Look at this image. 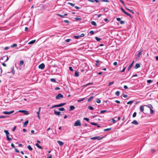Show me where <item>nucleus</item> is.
Here are the masks:
<instances>
[{
	"label": "nucleus",
	"instance_id": "1",
	"mask_svg": "<svg viewBox=\"0 0 158 158\" xmlns=\"http://www.w3.org/2000/svg\"><path fill=\"white\" fill-rule=\"evenodd\" d=\"M74 126L77 127L79 126H81V124L80 120H77L74 124Z\"/></svg>",
	"mask_w": 158,
	"mask_h": 158
},
{
	"label": "nucleus",
	"instance_id": "2",
	"mask_svg": "<svg viewBox=\"0 0 158 158\" xmlns=\"http://www.w3.org/2000/svg\"><path fill=\"white\" fill-rule=\"evenodd\" d=\"M104 137H100L99 136H95L93 137H92L91 138V139L93 140L97 139L99 140L102 139Z\"/></svg>",
	"mask_w": 158,
	"mask_h": 158
},
{
	"label": "nucleus",
	"instance_id": "3",
	"mask_svg": "<svg viewBox=\"0 0 158 158\" xmlns=\"http://www.w3.org/2000/svg\"><path fill=\"white\" fill-rule=\"evenodd\" d=\"M63 96L61 94H59L56 97V99L57 100L61 98H63Z\"/></svg>",
	"mask_w": 158,
	"mask_h": 158
},
{
	"label": "nucleus",
	"instance_id": "4",
	"mask_svg": "<svg viewBox=\"0 0 158 158\" xmlns=\"http://www.w3.org/2000/svg\"><path fill=\"white\" fill-rule=\"evenodd\" d=\"M121 9L122 11L126 15L130 16L131 18H132L131 15L129 13L126 12L122 7L121 8Z\"/></svg>",
	"mask_w": 158,
	"mask_h": 158
},
{
	"label": "nucleus",
	"instance_id": "5",
	"mask_svg": "<svg viewBox=\"0 0 158 158\" xmlns=\"http://www.w3.org/2000/svg\"><path fill=\"white\" fill-rule=\"evenodd\" d=\"M19 112H22L23 114L25 115H28L29 114V113L28 111L25 110H19Z\"/></svg>",
	"mask_w": 158,
	"mask_h": 158
},
{
	"label": "nucleus",
	"instance_id": "6",
	"mask_svg": "<svg viewBox=\"0 0 158 158\" xmlns=\"http://www.w3.org/2000/svg\"><path fill=\"white\" fill-rule=\"evenodd\" d=\"M14 112V110H12L10 111H3L2 112V113L5 114H10Z\"/></svg>",
	"mask_w": 158,
	"mask_h": 158
},
{
	"label": "nucleus",
	"instance_id": "7",
	"mask_svg": "<svg viewBox=\"0 0 158 158\" xmlns=\"http://www.w3.org/2000/svg\"><path fill=\"white\" fill-rule=\"evenodd\" d=\"M45 67V65L44 64L42 63L39 66V68L40 69H43Z\"/></svg>",
	"mask_w": 158,
	"mask_h": 158
},
{
	"label": "nucleus",
	"instance_id": "8",
	"mask_svg": "<svg viewBox=\"0 0 158 158\" xmlns=\"http://www.w3.org/2000/svg\"><path fill=\"white\" fill-rule=\"evenodd\" d=\"M134 61L133 60L132 62L131 63V64H130V65L128 67V71H129L131 68L132 66H133L134 63Z\"/></svg>",
	"mask_w": 158,
	"mask_h": 158
},
{
	"label": "nucleus",
	"instance_id": "9",
	"mask_svg": "<svg viewBox=\"0 0 158 158\" xmlns=\"http://www.w3.org/2000/svg\"><path fill=\"white\" fill-rule=\"evenodd\" d=\"M68 15L67 14H65L63 15H61L60 14H57V15L59 17H60L61 18H64L65 17V16H67Z\"/></svg>",
	"mask_w": 158,
	"mask_h": 158
},
{
	"label": "nucleus",
	"instance_id": "10",
	"mask_svg": "<svg viewBox=\"0 0 158 158\" xmlns=\"http://www.w3.org/2000/svg\"><path fill=\"white\" fill-rule=\"evenodd\" d=\"M61 112L60 111L57 112L56 110H54V113L56 115H60L61 114Z\"/></svg>",
	"mask_w": 158,
	"mask_h": 158
},
{
	"label": "nucleus",
	"instance_id": "11",
	"mask_svg": "<svg viewBox=\"0 0 158 158\" xmlns=\"http://www.w3.org/2000/svg\"><path fill=\"white\" fill-rule=\"evenodd\" d=\"M57 143L60 146H62L64 144V143L62 142L60 140L57 141Z\"/></svg>",
	"mask_w": 158,
	"mask_h": 158
},
{
	"label": "nucleus",
	"instance_id": "12",
	"mask_svg": "<svg viewBox=\"0 0 158 158\" xmlns=\"http://www.w3.org/2000/svg\"><path fill=\"white\" fill-rule=\"evenodd\" d=\"M143 50H142L140 51L136 55V57H139L140 56L142 52H143Z\"/></svg>",
	"mask_w": 158,
	"mask_h": 158
},
{
	"label": "nucleus",
	"instance_id": "13",
	"mask_svg": "<svg viewBox=\"0 0 158 158\" xmlns=\"http://www.w3.org/2000/svg\"><path fill=\"white\" fill-rule=\"evenodd\" d=\"M75 109V107L73 106H70L69 107V111H71L74 110Z\"/></svg>",
	"mask_w": 158,
	"mask_h": 158
},
{
	"label": "nucleus",
	"instance_id": "14",
	"mask_svg": "<svg viewBox=\"0 0 158 158\" xmlns=\"http://www.w3.org/2000/svg\"><path fill=\"white\" fill-rule=\"evenodd\" d=\"M65 104H66L65 103H60V104L57 105V107H61V106H64V105Z\"/></svg>",
	"mask_w": 158,
	"mask_h": 158
},
{
	"label": "nucleus",
	"instance_id": "15",
	"mask_svg": "<svg viewBox=\"0 0 158 158\" xmlns=\"http://www.w3.org/2000/svg\"><path fill=\"white\" fill-rule=\"evenodd\" d=\"M140 66V65L139 64H136L135 66H134V68L135 69H137L139 68Z\"/></svg>",
	"mask_w": 158,
	"mask_h": 158
},
{
	"label": "nucleus",
	"instance_id": "16",
	"mask_svg": "<svg viewBox=\"0 0 158 158\" xmlns=\"http://www.w3.org/2000/svg\"><path fill=\"white\" fill-rule=\"evenodd\" d=\"M131 123L136 125L138 124V123L136 120H134L131 122Z\"/></svg>",
	"mask_w": 158,
	"mask_h": 158
},
{
	"label": "nucleus",
	"instance_id": "17",
	"mask_svg": "<svg viewBox=\"0 0 158 158\" xmlns=\"http://www.w3.org/2000/svg\"><path fill=\"white\" fill-rule=\"evenodd\" d=\"M140 110L141 111L143 112L144 111V107L143 106H141L140 107Z\"/></svg>",
	"mask_w": 158,
	"mask_h": 158
},
{
	"label": "nucleus",
	"instance_id": "18",
	"mask_svg": "<svg viewBox=\"0 0 158 158\" xmlns=\"http://www.w3.org/2000/svg\"><path fill=\"white\" fill-rule=\"evenodd\" d=\"M35 145L37 147L39 148L40 149H42V147L41 146L39 145L38 143H35Z\"/></svg>",
	"mask_w": 158,
	"mask_h": 158
},
{
	"label": "nucleus",
	"instance_id": "19",
	"mask_svg": "<svg viewBox=\"0 0 158 158\" xmlns=\"http://www.w3.org/2000/svg\"><path fill=\"white\" fill-rule=\"evenodd\" d=\"M146 106L149 108H150V109H152L153 108L152 105L151 104H148Z\"/></svg>",
	"mask_w": 158,
	"mask_h": 158
},
{
	"label": "nucleus",
	"instance_id": "20",
	"mask_svg": "<svg viewBox=\"0 0 158 158\" xmlns=\"http://www.w3.org/2000/svg\"><path fill=\"white\" fill-rule=\"evenodd\" d=\"M28 123V121L27 120L24 123L23 125V127H25Z\"/></svg>",
	"mask_w": 158,
	"mask_h": 158
},
{
	"label": "nucleus",
	"instance_id": "21",
	"mask_svg": "<svg viewBox=\"0 0 158 158\" xmlns=\"http://www.w3.org/2000/svg\"><path fill=\"white\" fill-rule=\"evenodd\" d=\"M79 73L77 71H75V76L77 77H78L79 76Z\"/></svg>",
	"mask_w": 158,
	"mask_h": 158
},
{
	"label": "nucleus",
	"instance_id": "22",
	"mask_svg": "<svg viewBox=\"0 0 158 158\" xmlns=\"http://www.w3.org/2000/svg\"><path fill=\"white\" fill-rule=\"evenodd\" d=\"M125 8L127 10H128L129 12H130L133 13V14H134V12L132 10H131L130 9H129V8H127V7H125Z\"/></svg>",
	"mask_w": 158,
	"mask_h": 158
},
{
	"label": "nucleus",
	"instance_id": "23",
	"mask_svg": "<svg viewBox=\"0 0 158 158\" xmlns=\"http://www.w3.org/2000/svg\"><path fill=\"white\" fill-rule=\"evenodd\" d=\"M4 132L6 134V136H8V135H9L10 133L7 130H4Z\"/></svg>",
	"mask_w": 158,
	"mask_h": 158
},
{
	"label": "nucleus",
	"instance_id": "24",
	"mask_svg": "<svg viewBox=\"0 0 158 158\" xmlns=\"http://www.w3.org/2000/svg\"><path fill=\"white\" fill-rule=\"evenodd\" d=\"M91 23L92 25H94V26H96L97 25L96 22L94 21H92L91 22Z\"/></svg>",
	"mask_w": 158,
	"mask_h": 158
},
{
	"label": "nucleus",
	"instance_id": "25",
	"mask_svg": "<svg viewBox=\"0 0 158 158\" xmlns=\"http://www.w3.org/2000/svg\"><path fill=\"white\" fill-rule=\"evenodd\" d=\"M27 148H28V149L29 150L31 151L32 150V148H31V146L30 145H28L27 146Z\"/></svg>",
	"mask_w": 158,
	"mask_h": 158
},
{
	"label": "nucleus",
	"instance_id": "26",
	"mask_svg": "<svg viewBox=\"0 0 158 158\" xmlns=\"http://www.w3.org/2000/svg\"><path fill=\"white\" fill-rule=\"evenodd\" d=\"M95 38L98 41H99L100 40H101V39L99 38L97 36L95 37Z\"/></svg>",
	"mask_w": 158,
	"mask_h": 158
},
{
	"label": "nucleus",
	"instance_id": "27",
	"mask_svg": "<svg viewBox=\"0 0 158 158\" xmlns=\"http://www.w3.org/2000/svg\"><path fill=\"white\" fill-rule=\"evenodd\" d=\"M35 40H32V41H31L30 42L28 43V44H33L35 42Z\"/></svg>",
	"mask_w": 158,
	"mask_h": 158
},
{
	"label": "nucleus",
	"instance_id": "28",
	"mask_svg": "<svg viewBox=\"0 0 158 158\" xmlns=\"http://www.w3.org/2000/svg\"><path fill=\"white\" fill-rule=\"evenodd\" d=\"M23 63H24L23 61V60H21L20 61L19 65L20 66H21L23 64Z\"/></svg>",
	"mask_w": 158,
	"mask_h": 158
},
{
	"label": "nucleus",
	"instance_id": "29",
	"mask_svg": "<svg viewBox=\"0 0 158 158\" xmlns=\"http://www.w3.org/2000/svg\"><path fill=\"white\" fill-rule=\"evenodd\" d=\"M120 94V92L119 91H117L115 93V94L117 96H118Z\"/></svg>",
	"mask_w": 158,
	"mask_h": 158
},
{
	"label": "nucleus",
	"instance_id": "30",
	"mask_svg": "<svg viewBox=\"0 0 158 158\" xmlns=\"http://www.w3.org/2000/svg\"><path fill=\"white\" fill-rule=\"evenodd\" d=\"M85 98H82L79 100H78L77 101V102H81V101H82L84 100L85 99Z\"/></svg>",
	"mask_w": 158,
	"mask_h": 158
},
{
	"label": "nucleus",
	"instance_id": "31",
	"mask_svg": "<svg viewBox=\"0 0 158 158\" xmlns=\"http://www.w3.org/2000/svg\"><path fill=\"white\" fill-rule=\"evenodd\" d=\"M73 38L75 39H78L80 38L79 35H74Z\"/></svg>",
	"mask_w": 158,
	"mask_h": 158
},
{
	"label": "nucleus",
	"instance_id": "32",
	"mask_svg": "<svg viewBox=\"0 0 158 158\" xmlns=\"http://www.w3.org/2000/svg\"><path fill=\"white\" fill-rule=\"evenodd\" d=\"M111 122L113 123H115L116 122V121L113 118H112L110 120Z\"/></svg>",
	"mask_w": 158,
	"mask_h": 158
},
{
	"label": "nucleus",
	"instance_id": "33",
	"mask_svg": "<svg viewBox=\"0 0 158 158\" xmlns=\"http://www.w3.org/2000/svg\"><path fill=\"white\" fill-rule=\"evenodd\" d=\"M11 70L12 73L14 74L15 73V71L14 70V67H12L11 68Z\"/></svg>",
	"mask_w": 158,
	"mask_h": 158
},
{
	"label": "nucleus",
	"instance_id": "34",
	"mask_svg": "<svg viewBox=\"0 0 158 158\" xmlns=\"http://www.w3.org/2000/svg\"><path fill=\"white\" fill-rule=\"evenodd\" d=\"M6 57V59L5 60V62L6 61H7L8 60V59H9L8 57V56H4L2 58V59H4V58H5Z\"/></svg>",
	"mask_w": 158,
	"mask_h": 158
},
{
	"label": "nucleus",
	"instance_id": "35",
	"mask_svg": "<svg viewBox=\"0 0 158 158\" xmlns=\"http://www.w3.org/2000/svg\"><path fill=\"white\" fill-rule=\"evenodd\" d=\"M126 68V66H124V65L123 66V69L121 71H120L121 72V73H123V72H124L125 70V69Z\"/></svg>",
	"mask_w": 158,
	"mask_h": 158
},
{
	"label": "nucleus",
	"instance_id": "36",
	"mask_svg": "<svg viewBox=\"0 0 158 158\" xmlns=\"http://www.w3.org/2000/svg\"><path fill=\"white\" fill-rule=\"evenodd\" d=\"M58 110L60 111H64L65 109L63 107H61L58 109Z\"/></svg>",
	"mask_w": 158,
	"mask_h": 158
},
{
	"label": "nucleus",
	"instance_id": "37",
	"mask_svg": "<svg viewBox=\"0 0 158 158\" xmlns=\"http://www.w3.org/2000/svg\"><path fill=\"white\" fill-rule=\"evenodd\" d=\"M111 129V128L106 129L104 130V131H108L110 130Z\"/></svg>",
	"mask_w": 158,
	"mask_h": 158
},
{
	"label": "nucleus",
	"instance_id": "38",
	"mask_svg": "<svg viewBox=\"0 0 158 158\" xmlns=\"http://www.w3.org/2000/svg\"><path fill=\"white\" fill-rule=\"evenodd\" d=\"M134 101H130L128 102L127 103V104H131Z\"/></svg>",
	"mask_w": 158,
	"mask_h": 158
},
{
	"label": "nucleus",
	"instance_id": "39",
	"mask_svg": "<svg viewBox=\"0 0 158 158\" xmlns=\"http://www.w3.org/2000/svg\"><path fill=\"white\" fill-rule=\"evenodd\" d=\"M88 108L91 110H94V108L93 107L91 106H89L88 107Z\"/></svg>",
	"mask_w": 158,
	"mask_h": 158
},
{
	"label": "nucleus",
	"instance_id": "40",
	"mask_svg": "<svg viewBox=\"0 0 158 158\" xmlns=\"http://www.w3.org/2000/svg\"><path fill=\"white\" fill-rule=\"evenodd\" d=\"M50 80L52 82H56V80H55V79L51 78V79Z\"/></svg>",
	"mask_w": 158,
	"mask_h": 158
},
{
	"label": "nucleus",
	"instance_id": "41",
	"mask_svg": "<svg viewBox=\"0 0 158 158\" xmlns=\"http://www.w3.org/2000/svg\"><path fill=\"white\" fill-rule=\"evenodd\" d=\"M90 123L92 125H95V126L98 125V124L96 123H93V122H91V123Z\"/></svg>",
	"mask_w": 158,
	"mask_h": 158
},
{
	"label": "nucleus",
	"instance_id": "42",
	"mask_svg": "<svg viewBox=\"0 0 158 158\" xmlns=\"http://www.w3.org/2000/svg\"><path fill=\"white\" fill-rule=\"evenodd\" d=\"M96 102L98 103H101V102L100 99H97L96 100Z\"/></svg>",
	"mask_w": 158,
	"mask_h": 158
},
{
	"label": "nucleus",
	"instance_id": "43",
	"mask_svg": "<svg viewBox=\"0 0 158 158\" xmlns=\"http://www.w3.org/2000/svg\"><path fill=\"white\" fill-rule=\"evenodd\" d=\"M94 97L93 96H91L90 97V98L88 99V101L89 102Z\"/></svg>",
	"mask_w": 158,
	"mask_h": 158
},
{
	"label": "nucleus",
	"instance_id": "44",
	"mask_svg": "<svg viewBox=\"0 0 158 158\" xmlns=\"http://www.w3.org/2000/svg\"><path fill=\"white\" fill-rule=\"evenodd\" d=\"M17 46V44H14L13 45H12L10 47L11 48H14L16 47Z\"/></svg>",
	"mask_w": 158,
	"mask_h": 158
},
{
	"label": "nucleus",
	"instance_id": "45",
	"mask_svg": "<svg viewBox=\"0 0 158 158\" xmlns=\"http://www.w3.org/2000/svg\"><path fill=\"white\" fill-rule=\"evenodd\" d=\"M93 84V83H88L87 84H86L85 85V86H88V85H92Z\"/></svg>",
	"mask_w": 158,
	"mask_h": 158
},
{
	"label": "nucleus",
	"instance_id": "46",
	"mask_svg": "<svg viewBox=\"0 0 158 158\" xmlns=\"http://www.w3.org/2000/svg\"><path fill=\"white\" fill-rule=\"evenodd\" d=\"M107 111L106 110H102L100 111V113L102 114Z\"/></svg>",
	"mask_w": 158,
	"mask_h": 158
},
{
	"label": "nucleus",
	"instance_id": "47",
	"mask_svg": "<svg viewBox=\"0 0 158 158\" xmlns=\"http://www.w3.org/2000/svg\"><path fill=\"white\" fill-rule=\"evenodd\" d=\"M150 113L151 114H154V112L153 110L152 109H150Z\"/></svg>",
	"mask_w": 158,
	"mask_h": 158
},
{
	"label": "nucleus",
	"instance_id": "48",
	"mask_svg": "<svg viewBox=\"0 0 158 158\" xmlns=\"http://www.w3.org/2000/svg\"><path fill=\"white\" fill-rule=\"evenodd\" d=\"M68 4H69L71 6H75V4H73V3H71L70 2H68Z\"/></svg>",
	"mask_w": 158,
	"mask_h": 158
},
{
	"label": "nucleus",
	"instance_id": "49",
	"mask_svg": "<svg viewBox=\"0 0 158 158\" xmlns=\"http://www.w3.org/2000/svg\"><path fill=\"white\" fill-rule=\"evenodd\" d=\"M136 112H135L133 113V114L132 117H133V118H134V117H136Z\"/></svg>",
	"mask_w": 158,
	"mask_h": 158
},
{
	"label": "nucleus",
	"instance_id": "50",
	"mask_svg": "<svg viewBox=\"0 0 158 158\" xmlns=\"http://www.w3.org/2000/svg\"><path fill=\"white\" fill-rule=\"evenodd\" d=\"M114 83V81L112 82H110L108 86H110L112 84H113Z\"/></svg>",
	"mask_w": 158,
	"mask_h": 158
},
{
	"label": "nucleus",
	"instance_id": "51",
	"mask_svg": "<svg viewBox=\"0 0 158 158\" xmlns=\"http://www.w3.org/2000/svg\"><path fill=\"white\" fill-rule=\"evenodd\" d=\"M6 138L7 140L8 141H10L11 140V138L9 137V136H6Z\"/></svg>",
	"mask_w": 158,
	"mask_h": 158
},
{
	"label": "nucleus",
	"instance_id": "52",
	"mask_svg": "<svg viewBox=\"0 0 158 158\" xmlns=\"http://www.w3.org/2000/svg\"><path fill=\"white\" fill-rule=\"evenodd\" d=\"M15 152L17 153H19V151L16 148H15Z\"/></svg>",
	"mask_w": 158,
	"mask_h": 158
},
{
	"label": "nucleus",
	"instance_id": "53",
	"mask_svg": "<svg viewBox=\"0 0 158 158\" xmlns=\"http://www.w3.org/2000/svg\"><path fill=\"white\" fill-rule=\"evenodd\" d=\"M102 2H109V1L108 0H101Z\"/></svg>",
	"mask_w": 158,
	"mask_h": 158
},
{
	"label": "nucleus",
	"instance_id": "54",
	"mask_svg": "<svg viewBox=\"0 0 158 158\" xmlns=\"http://www.w3.org/2000/svg\"><path fill=\"white\" fill-rule=\"evenodd\" d=\"M104 20L105 21L107 22H108L109 21V20L108 19L106 18L104 19Z\"/></svg>",
	"mask_w": 158,
	"mask_h": 158
},
{
	"label": "nucleus",
	"instance_id": "55",
	"mask_svg": "<svg viewBox=\"0 0 158 158\" xmlns=\"http://www.w3.org/2000/svg\"><path fill=\"white\" fill-rule=\"evenodd\" d=\"M85 35L84 33H82L80 35H79L80 37H83L85 36Z\"/></svg>",
	"mask_w": 158,
	"mask_h": 158
},
{
	"label": "nucleus",
	"instance_id": "56",
	"mask_svg": "<svg viewBox=\"0 0 158 158\" xmlns=\"http://www.w3.org/2000/svg\"><path fill=\"white\" fill-rule=\"evenodd\" d=\"M75 19L77 21H80L81 20V19L78 18H76Z\"/></svg>",
	"mask_w": 158,
	"mask_h": 158
},
{
	"label": "nucleus",
	"instance_id": "57",
	"mask_svg": "<svg viewBox=\"0 0 158 158\" xmlns=\"http://www.w3.org/2000/svg\"><path fill=\"white\" fill-rule=\"evenodd\" d=\"M69 69L71 71H73V69L72 67L70 66L69 67Z\"/></svg>",
	"mask_w": 158,
	"mask_h": 158
},
{
	"label": "nucleus",
	"instance_id": "58",
	"mask_svg": "<svg viewBox=\"0 0 158 158\" xmlns=\"http://www.w3.org/2000/svg\"><path fill=\"white\" fill-rule=\"evenodd\" d=\"M89 33L91 34V35H93L94 33V31L92 30L90 31L89 32Z\"/></svg>",
	"mask_w": 158,
	"mask_h": 158
},
{
	"label": "nucleus",
	"instance_id": "59",
	"mask_svg": "<svg viewBox=\"0 0 158 158\" xmlns=\"http://www.w3.org/2000/svg\"><path fill=\"white\" fill-rule=\"evenodd\" d=\"M16 126H14V127H13V128L12 129V131H15V129H16Z\"/></svg>",
	"mask_w": 158,
	"mask_h": 158
},
{
	"label": "nucleus",
	"instance_id": "60",
	"mask_svg": "<svg viewBox=\"0 0 158 158\" xmlns=\"http://www.w3.org/2000/svg\"><path fill=\"white\" fill-rule=\"evenodd\" d=\"M84 119L86 121H89V118H84Z\"/></svg>",
	"mask_w": 158,
	"mask_h": 158
},
{
	"label": "nucleus",
	"instance_id": "61",
	"mask_svg": "<svg viewBox=\"0 0 158 158\" xmlns=\"http://www.w3.org/2000/svg\"><path fill=\"white\" fill-rule=\"evenodd\" d=\"M71 40L70 39H67L65 41L67 42H69Z\"/></svg>",
	"mask_w": 158,
	"mask_h": 158
},
{
	"label": "nucleus",
	"instance_id": "62",
	"mask_svg": "<svg viewBox=\"0 0 158 158\" xmlns=\"http://www.w3.org/2000/svg\"><path fill=\"white\" fill-rule=\"evenodd\" d=\"M152 81L151 80H148L147 81V82L148 83H151V82H152Z\"/></svg>",
	"mask_w": 158,
	"mask_h": 158
},
{
	"label": "nucleus",
	"instance_id": "63",
	"mask_svg": "<svg viewBox=\"0 0 158 158\" xmlns=\"http://www.w3.org/2000/svg\"><path fill=\"white\" fill-rule=\"evenodd\" d=\"M56 107H57V105H54L52 106V107H51V108L52 109Z\"/></svg>",
	"mask_w": 158,
	"mask_h": 158
},
{
	"label": "nucleus",
	"instance_id": "64",
	"mask_svg": "<svg viewBox=\"0 0 158 158\" xmlns=\"http://www.w3.org/2000/svg\"><path fill=\"white\" fill-rule=\"evenodd\" d=\"M120 23L121 24H123L124 23V22L123 21H120Z\"/></svg>",
	"mask_w": 158,
	"mask_h": 158
}]
</instances>
